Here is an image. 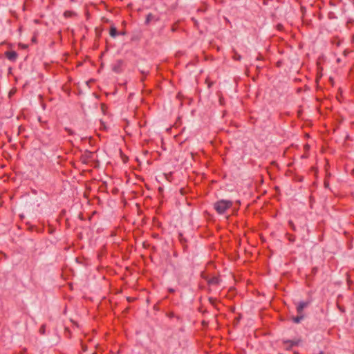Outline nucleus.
I'll return each mask as SVG.
<instances>
[{"mask_svg": "<svg viewBox=\"0 0 354 354\" xmlns=\"http://www.w3.org/2000/svg\"><path fill=\"white\" fill-rule=\"evenodd\" d=\"M232 201L222 199L214 203V208L218 214H225L227 210L230 209L232 207Z\"/></svg>", "mask_w": 354, "mask_h": 354, "instance_id": "nucleus-1", "label": "nucleus"}, {"mask_svg": "<svg viewBox=\"0 0 354 354\" xmlns=\"http://www.w3.org/2000/svg\"><path fill=\"white\" fill-rule=\"evenodd\" d=\"M201 277L203 279H204L207 283V285L209 286V288H208V292L209 293L211 292V287H215V286H218L220 285V283L221 281V277L219 275H216V276H209L208 274L204 273V272H202L201 274Z\"/></svg>", "mask_w": 354, "mask_h": 354, "instance_id": "nucleus-2", "label": "nucleus"}, {"mask_svg": "<svg viewBox=\"0 0 354 354\" xmlns=\"http://www.w3.org/2000/svg\"><path fill=\"white\" fill-rule=\"evenodd\" d=\"M97 155L95 152L89 151H85L84 153L81 156L80 160L84 164H92L95 162Z\"/></svg>", "mask_w": 354, "mask_h": 354, "instance_id": "nucleus-3", "label": "nucleus"}, {"mask_svg": "<svg viewBox=\"0 0 354 354\" xmlns=\"http://www.w3.org/2000/svg\"><path fill=\"white\" fill-rule=\"evenodd\" d=\"M5 57L12 62H16L18 54L14 50H6L4 53Z\"/></svg>", "mask_w": 354, "mask_h": 354, "instance_id": "nucleus-4", "label": "nucleus"}, {"mask_svg": "<svg viewBox=\"0 0 354 354\" xmlns=\"http://www.w3.org/2000/svg\"><path fill=\"white\" fill-rule=\"evenodd\" d=\"M33 0H24L23 5L24 11H31L33 7Z\"/></svg>", "mask_w": 354, "mask_h": 354, "instance_id": "nucleus-5", "label": "nucleus"}, {"mask_svg": "<svg viewBox=\"0 0 354 354\" xmlns=\"http://www.w3.org/2000/svg\"><path fill=\"white\" fill-rule=\"evenodd\" d=\"M309 305L308 301H301L299 303L297 306V312L298 314L303 315V310L304 308L307 307Z\"/></svg>", "mask_w": 354, "mask_h": 354, "instance_id": "nucleus-6", "label": "nucleus"}, {"mask_svg": "<svg viewBox=\"0 0 354 354\" xmlns=\"http://www.w3.org/2000/svg\"><path fill=\"white\" fill-rule=\"evenodd\" d=\"M159 21V17H156L152 13H149L147 15L146 20H145V24L149 25L151 21Z\"/></svg>", "mask_w": 354, "mask_h": 354, "instance_id": "nucleus-7", "label": "nucleus"}, {"mask_svg": "<svg viewBox=\"0 0 354 354\" xmlns=\"http://www.w3.org/2000/svg\"><path fill=\"white\" fill-rule=\"evenodd\" d=\"M109 35L111 37H116L119 35V32L118 31L116 27L114 25L111 26L109 29Z\"/></svg>", "mask_w": 354, "mask_h": 354, "instance_id": "nucleus-8", "label": "nucleus"}, {"mask_svg": "<svg viewBox=\"0 0 354 354\" xmlns=\"http://www.w3.org/2000/svg\"><path fill=\"white\" fill-rule=\"evenodd\" d=\"M178 239H179L180 244L182 245V246L183 248V250H185L187 248V241L186 239L183 236L182 234H179Z\"/></svg>", "mask_w": 354, "mask_h": 354, "instance_id": "nucleus-9", "label": "nucleus"}, {"mask_svg": "<svg viewBox=\"0 0 354 354\" xmlns=\"http://www.w3.org/2000/svg\"><path fill=\"white\" fill-rule=\"evenodd\" d=\"M342 39L337 37V36H335V37H333L330 39V42L333 45H335L336 46H339L340 44H342Z\"/></svg>", "mask_w": 354, "mask_h": 354, "instance_id": "nucleus-10", "label": "nucleus"}, {"mask_svg": "<svg viewBox=\"0 0 354 354\" xmlns=\"http://www.w3.org/2000/svg\"><path fill=\"white\" fill-rule=\"evenodd\" d=\"M179 28H180V21H177L171 25V31L172 32H176L179 30Z\"/></svg>", "mask_w": 354, "mask_h": 354, "instance_id": "nucleus-11", "label": "nucleus"}, {"mask_svg": "<svg viewBox=\"0 0 354 354\" xmlns=\"http://www.w3.org/2000/svg\"><path fill=\"white\" fill-rule=\"evenodd\" d=\"M76 15V13L72 10H66L64 12V16L66 18L73 17Z\"/></svg>", "mask_w": 354, "mask_h": 354, "instance_id": "nucleus-12", "label": "nucleus"}, {"mask_svg": "<svg viewBox=\"0 0 354 354\" xmlns=\"http://www.w3.org/2000/svg\"><path fill=\"white\" fill-rule=\"evenodd\" d=\"M304 315L298 314L297 316L292 317V320L295 323L299 324L304 319Z\"/></svg>", "mask_w": 354, "mask_h": 354, "instance_id": "nucleus-13", "label": "nucleus"}, {"mask_svg": "<svg viewBox=\"0 0 354 354\" xmlns=\"http://www.w3.org/2000/svg\"><path fill=\"white\" fill-rule=\"evenodd\" d=\"M286 239L290 242V243H294L296 240V236L295 235L292 234H290V233H286Z\"/></svg>", "mask_w": 354, "mask_h": 354, "instance_id": "nucleus-14", "label": "nucleus"}, {"mask_svg": "<svg viewBox=\"0 0 354 354\" xmlns=\"http://www.w3.org/2000/svg\"><path fill=\"white\" fill-rule=\"evenodd\" d=\"M208 300H209V303L211 304V305H212L214 308H216L217 310H218V308H217V303H218V301H217V299H216V298H214V297H209Z\"/></svg>", "mask_w": 354, "mask_h": 354, "instance_id": "nucleus-15", "label": "nucleus"}, {"mask_svg": "<svg viewBox=\"0 0 354 354\" xmlns=\"http://www.w3.org/2000/svg\"><path fill=\"white\" fill-rule=\"evenodd\" d=\"M232 59L235 61H241V56L235 50H233Z\"/></svg>", "mask_w": 354, "mask_h": 354, "instance_id": "nucleus-16", "label": "nucleus"}, {"mask_svg": "<svg viewBox=\"0 0 354 354\" xmlns=\"http://www.w3.org/2000/svg\"><path fill=\"white\" fill-rule=\"evenodd\" d=\"M284 344H288L290 346V348H292L295 346H297L299 343L297 341L287 340V341L284 342Z\"/></svg>", "mask_w": 354, "mask_h": 354, "instance_id": "nucleus-17", "label": "nucleus"}, {"mask_svg": "<svg viewBox=\"0 0 354 354\" xmlns=\"http://www.w3.org/2000/svg\"><path fill=\"white\" fill-rule=\"evenodd\" d=\"M205 84L207 85V87L210 88L214 84V82L210 80L209 77H207L205 79Z\"/></svg>", "mask_w": 354, "mask_h": 354, "instance_id": "nucleus-18", "label": "nucleus"}, {"mask_svg": "<svg viewBox=\"0 0 354 354\" xmlns=\"http://www.w3.org/2000/svg\"><path fill=\"white\" fill-rule=\"evenodd\" d=\"M142 77L140 79L141 82H144L146 79V77L148 75L149 72H145L143 71H141Z\"/></svg>", "mask_w": 354, "mask_h": 354, "instance_id": "nucleus-19", "label": "nucleus"}, {"mask_svg": "<svg viewBox=\"0 0 354 354\" xmlns=\"http://www.w3.org/2000/svg\"><path fill=\"white\" fill-rule=\"evenodd\" d=\"M64 130L65 131L68 133V136H73L74 135V131L73 129H70V128H68V127H65L64 128Z\"/></svg>", "mask_w": 354, "mask_h": 354, "instance_id": "nucleus-20", "label": "nucleus"}, {"mask_svg": "<svg viewBox=\"0 0 354 354\" xmlns=\"http://www.w3.org/2000/svg\"><path fill=\"white\" fill-rule=\"evenodd\" d=\"M288 225L290 226V227L291 228V230L292 231L295 232L297 230L296 226L292 221H288Z\"/></svg>", "mask_w": 354, "mask_h": 354, "instance_id": "nucleus-21", "label": "nucleus"}, {"mask_svg": "<svg viewBox=\"0 0 354 354\" xmlns=\"http://www.w3.org/2000/svg\"><path fill=\"white\" fill-rule=\"evenodd\" d=\"M136 299H137V298H136V297H127V300L129 303L134 302Z\"/></svg>", "mask_w": 354, "mask_h": 354, "instance_id": "nucleus-22", "label": "nucleus"}, {"mask_svg": "<svg viewBox=\"0 0 354 354\" xmlns=\"http://www.w3.org/2000/svg\"><path fill=\"white\" fill-rule=\"evenodd\" d=\"M276 28L279 31H282L283 30V26L281 24H278L276 26Z\"/></svg>", "mask_w": 354, "mask_h": 354, "instance_id": "nucleus-23", "label": "nucleus"}, {"mask_svg": "<svg viewBox=\"0 0 354 354\" xmlns=\"http://www.w3.org/2000/svg\"><path fill=\"white\" fill-rule=\"evenodd\" d=\"M317 271H318V268L317 267L313 268L312 270H311V274L313 276L317 274Z\"/></svg>", "mask_w": 354, "mask_h": 354, "instance_id": "nucleus-24", "label": "nucleus"}, {"mask_svg": "<svg viewBox=\"0 0 354 354\" xmlns=\"http://www.w3.org/2000/svg\"><path fill=\"white\" fill-rule=\"evenodd\" d=\"M18 46H19V48H21L22 49H26L28 48V45L21 44V43H19L18 44Z\"/></svg>", "mask_w": 354, "mask_h": 354, "instance_id": "nucleus-25", "label": "nucleus"}, {"mask_svg": "<svg viewBox=\"0 0 354 354\" xmlns=\"http://www.w3.org/2000/svg\"><path fill=\"white\" fill-rule=\"evenodd\" d=\"M122 160H123V162H124V163H125V162H128V160H129V158H128V157H127V156H122Z\"/></svg>", "mask_w": 354, "mask_h": 354, "instance_id": "nucleus-26", "label": "nucleus"}, {"mask_svg": "<svg viewBox=\"0 0 354 354\" xmlns=\"http://www.w3.org/2000/svg\"><path fill=\"white\" fill-rule=\"evenodd\" d=\"M167 316L169 317V318H172L174 317V312H169L167 313Z\"/></svg>", "mask_w": 354, "mask_h": 354, "instance_id": "nucleus-27", "label": "nucleus"}, {"mask_svg": "<svg viewBox=\"0 0 354 354\" xmlns=\"http://www.w3.org/2000/svg\"><path fill=\"white\" fill-rule=\"evenodd\" d=\"M101 109H102V111L104 112L105 109H106V104L104 103L101 104Z\"/></svg>", "mask_w": 354, "mask_h": 354, "instance_id": "nucleus-28", "label": "nucleus"}, {"mask_svg": "<svg viewBox=\"0 0 354 354\" xmlns=\"http://www.w3.org/2000/svg\"><path fill=\"white\" fill-rule=\"evenodd\" d=\"M39 120L40 121V122L41 123V126L42 127L44 128H46V125L47 124V122H41V119L39 118Z\"/></svg>", "mask_w": 354, "mask_h": 354, "instance_id": "nucleus-29", "label": "nucleus"}, {"mask_svg": "<svg viewBox=\"0 0 354 354\" xmlns=\"http://www.w3.org/2000/svg\"><path fill=\"white\" fill-rule=\"evenodd\" d=\"M79 218H80L81 220H84V217H83V214H82V213H80V214H79Z\"/></svg>", "mask_w": 354, "mask_h": 354, "instance_id": "nucleus-30", "label": "nucleus"}, {"mask_svg": "<svg viewBox=\"0 0 354 354\" xmlns=\"http://www.w3.org/2000/svg\"><path fill=\"white\" fill-rule=\"evenodd\" d=\"M115 235H116V234H115V231L111 232V236H115Z\"/></svg>", "mask_w": 354, "mask_h": 354, "instance_id": "nucleus-31", "label": "nucleus"}, {"mask_svg": "<svg viewBox=\"0 0 354 354\" xmlns=\"http://www.w3.org/2000/svg\"><path fill=\"white\" fill-rule=\"evenodd\" d=\"M348 53V51L347 50H345L344 51V55L346 56Z\"/></svg>", "mask_w": 354, "mask_h": 354, "instance_id": "nucleus-32", "label": "nucleus"}, {"mask_svg": "<svg viewBox=\"0 0 354 354\" xmlns=\"http://www.w3.org/2000/svg\"><path fill=\"white\" fill-rule=\"evenodd\" d=\"M125 32H119V35H124Z\"/></svg>", "mask_w": 354, "mask_h": 354, "instance_id": "nucleus-33", "label": "nucleus"}, {"mask_svg": "<svg viewBox=\"0 0 354 354\" xmlns=\"http://www.w3.org/2000/svg\"><path fill=\"white\" fill-rule=\"evenodd\" d=\"M205 324V322L204 321H203L202 324L204 325Z\"/></svg>", "mask_w": 354, "mask_h": 354, "instance_id": "nucleus-34", "label": "nucleus"}, {"mask_svg": "<svg viewBox=\"0 0 354 354\" xmlns=\"http://www.w3.org/2000/svg\"><path fill=\"white\" fill-rule=\"evenodd\" d=\"M351 1H352V3H353V6H354V0H351Z\"/></svg>", "mask_w": 354, "mask_h": 354, "instance_id": "nucleus-35", "label": "nucleus"}, {"mask_svg": "<svg viewBox=\"0 0 354 354\" xmlns=\"http://www.w3.org/2000/svg\"><path fill=\"white\" fill-rule=\"evenodd\" d=\"M352 173H353V174H354V169H353Z\"/></svg>", "mask_w": 354, "mask_h": 354, "instance_id": "nucleus-36", "label": "nucleus"}, {"mask_svg": "<svg viewBox=\"0 0 354 354\" xmlns=\"http://www.w3.org/2000/svg\"><path fill=\"white\" fill-rule=\"evenodd\" d=\"M71 1H73L74 0H71Z\"/></svg>", "mask_w": 354, "mask_h": 354, "instance_id": "nucleus-37", "label": "nucleus"}]
</instances>
